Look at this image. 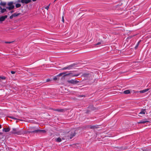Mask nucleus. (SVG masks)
<instances>
[{"mask_svg":"<svg viewBox=\"0 0 151 151\" xmlns=\"http://www.w3.org/2000/svg\"><path fill=\"white\" fill-rule=\"evenodd\" d=\"M11 133L17 135H21L26 134L27 132L26 131H23L22 129L19 130L17 128H13Z\"/></svg>","mask_w":151,"mask_h":151,"instance_id":"obj_1","label":"nucleus"},{"mask_svg":"<svg viewBox=\"0 0 151 151\" xmlns=\"http://www.w3.org/2000/svg\"><path fill=\"white\" fill-rule=\"evenodd\" d=\"M14 3L12 2H9L7 5L8 6V7H6V8L9 10H12L13 9L14 7V6L13 5Z\"/></svg>","mask_w":151,"mask_h":151,"instance_id":"obj_2","label":"nucleus"},{"mask_svg":"<svg viewBox=\"0 0 151 151\" xmlns=\"http://www.w3.org/2000/svg\"><path fill=\"white\" fill-rule=\"evenodd\" d=\"M69 134L70 135H68L67 137L68 139H71L73 137L75 136L76 134V132L75 131L69 132Z\"/></svg>","mask_w":151,"mask_h":151,"instance_id":"obj_3","label":"nucleus"},{"mask_svg":"<svg viewBox=\"0 0 151 151\" xmlns=\"http://www.w3.org/2000/svg\"><path fill=\"white\" fill-rule=\"evenodd\" d=\"M67 82L70 84H75L78 83L79 82L77 80L74 79H71L67 81Z\"/></svg>","mask_w":151,"mask_h":151,"instance_id":"obj_4","label":"nucleus"},{"mask_svg":"<svg viewBox=\"0 0 151 151\" xmlns=\"http://www.w3.org/2000/svg\"><path fill=\"white\" fill-rule=\"evenodd\" d=\"M81 73H78V74H72V73H68V74H65L63 76V77H65V76H69L70 74H71V76L72 77H75V76H78L80 74H81Z\"/></svg>","mask_w":151,"mask_h":151,"instance_id":"obj_5","label":"nucleus"},{"mask_svg":"<svg viewBox=\"0 0 151 151\" xmlns=\"http://www.w3.org/2000/svg\"><path fill=\"white\" fill-rule=\"evenodd\" d=\"M74 65L73 64H72L68 66L67 67L63 68L62 69V70H65L67 69L70 70L72 69Z\"/></svg>","mask_w":151,"mask_h":151,"instance_id":"obj_6","label":"nucleus"},{"mask_svg":"<svg viewBox=\"0 0 151 151\" xmlns=\"http://www.w3.org/2000/svg\"><path fill=\"white\" fill-rule=\"evenodd\" d=\"M91 76V74L89 73H86L83 74L82 76H83L84 77L88 78L90 77Z\"/></svg>","mask_w":151,"mask_h":151,"instance_id":"obj_7","label":"nucleus"},{"mask_svg":"<svg viewBox=\"0 0 151 151\" xmlns=\"http://www.w3.org/2000/svg\"><path fill=\"white\" fill-rule=\"evenodd\" d=\"M31 1V0H21V2L23 4H27Z\"/></svg>","mask_w":151,"mask_h":151,"instance_id":"obj_8","label":"nucleus"},{"mask_svg":"<svg viewBox=\"0 0 151 151\" xmlns=\"http://www.w3.org/2000/svg\"><path fill=\"white\" fill-rule=\"evenodd\" d=\"M7 17V15H5L4 16H2L1 17H0V21L3 22L5 20V19Z\"/></svg>","mask_w":151,"mask_h":151,"instance_id":"obj_9","label":"nucleus"},{"mask_svg":"<svg viewBox=\"0 0 151 151\" xmlns=\"http://www.w3.org/2000/svg\"><path fill=\"white\" fill-rule=\"evenodd\" d=\"M149 121H148L146 120V119H145L144 120H142L140 121V122H138V124H144L146 122H148Z\"/></svg>","mask_w":151,"mask_h":151,"instance_id":"obj_10","label":"nucleus"},{"mask_svg":"<svg viewBox=\"0 0 151 151\" xmlns=\"http://www.w3.org/2000/svg\"><path fill=\"white\" fill-rule=\"evenodd\" d=\"M28 132L29 133H39V129H35V130L32 131H29Z\"/></svg>","mask_w":151,"mask_h":151,"instance_id":"obj_11","label":"nucleus"},{"mask_svg":"<svg viewBox=\"0 0 151 151\" xmlns=\"http://www.w3.org/2000/svg\"><path fill=\"white\" fill-rule=\"evenodd\" d=\"M54 110L60 112H64L65 110L63 109H56Z\"/></svg>","mask_w":151,"mask_h":151,"instance_id":"obj_12","label":"nucleus"},{"mask_svg":"<svg viewBox=\"0 0 151 151\" xmlns=\"http://www.w3.org/2000/svg\"><path fill=\"white\" fill-rule=\"evenodd\" d=\"M146 111V109H142L141 110V112L139 113V114H145V112Z\"/></svg>","mask_w":151,"mask_h":151,"instance_id":"obj_13","label":"nucleus"},{"mask_svg":"<svg viewBox=\"0 0 151 151\" xmlns=\"http://www.w3.org/2000/svg\"><path fill=\"white\" fill-rule=\"evenodd\" d=\"M149 90V89L147 88V89H145V90H141V91H139V92L140 93H144L146 92L147 91H148Z\"/></svg>","mask_w":151,"mask_h":151,"instance_id":"obj_14","label":"nucleus"},{"mask_svg":"<svg viewBox=\"0 0 151 151\" xmlns=\"http://www.w3.org/2000/svg\"><path fill=\"white\" fill-rule=\"evenodd\" d=\"M3 130L5 132H8L10 130V128H5Z\"/></svg>","mask_w":151,"mask_h":151,"instance_id":"obj_15","label":"nucleus"},{"mask_svg":"<svg viewBox=\"0 0 151 151\" xmlns=\"http://www.w3.org/2000/svg\"><path fill=\"white\" fill-rule=\"evenodd\" d=\"M124 93L125 94H128L130 93V91L128 90H127L124 91Z\"/></svg>","mask_w":151,"mask_h":151,"instance_id":"obj_16","label":"nucleus"},{"mask_svg":"<svg viewBox=\"0 0 151 151\" xmlns=\"http://www.w3.org/2000/svg\"><path fill=\"white\" fill-rule=\"evenodd\" d=\"M20 14H21V13H15L13 14V15L14 17H15L18 16L20 15Z\"/></svg>","mask_w":151,"mask_h":151,"instance_id":"obj_17","label":"nucleus"},{"mask_svg":"<svg viewBox=\"0 0 151 151\" xmlns=\"http://www.w3.org/2000/svg\"><path fill=\"white\" fill-rule=\"evenodd\" d=\"M21 6V4H17L15 5V7L16 8H18L20 7Z\"/></svg>","mask_w":151,"mask_h":151,"instance_id":"obj_18","label":"nucleus"},{"mask_svg":"<svg viewBox=\"0 0 151 151\" xmlns=\"http://www.w3.org/2000/svg\"><path fill=\"white\" fill-rule=\"evenodd\" d=\"M39 133H45L46 131L45 130H39Z\"/></svg>","mask_w":151,"mask_h":151,"instance_id":"obj_19","label":"nucleus"},{"mask_svg":"<svg viewBox=\"0 0 151 151\" xmlns=\"http://www.w3.org/2000/svg\"><path fill=\"white\" fill-rule=\"evenodd\" d=\"M6 9H2L0 11L1 13H3L4 12H6Z\"/></svg>","mask_w":151,"mask_h":151,"instance_id":"obj_20","label":"nucleus"},{"mask_svg":"<svg viewBox=\"0 0 151 151\" xmlns=\"http://www.w3.org/2000/svg\"><path fill=\"white\" fill-rule=\"evenodd\" d=\"M56 141L58 142H60L61 141V139L60 138L58 137L56 139Z\"/></svg>","mask_w":151,"mask_h":151,"instance_id":"obj_21","label":"nucleus"},{"mask_svg":"<svg viewBox=\"0 0 151 151\" xmlns=\"http://www.w3.org/2000/svg\"><path fill=\"white\" fill-rule=\"evenodd\" d=\"M65 73V72L60 73L57 76H62L63 74H64Z\"/></svg>","mask_w":151,"mask_h":151,"instance_id":"obj_22","label":"nucleus"},{"mask_svg":"<svg viewBox=\"0 0 151 151\" xmlns=\"http://www.w3.org/2000/svg\"><path fill=\"white\" fill-rule=\"evenodd\" d=\"M90 128L91 129H95L97 128V127L95 126H90Z\"/></svg>","mask_w":151,"mask_h":151,"instance_id":"obj_23","label":"nucleus"},{"mask_svg":"<svg viewBox=\"0 0 151 151\" xmlns=\"http://www.w3.org/2000/svg\"><path fill=\"white\" fill-rule=\"evenodd\" d=\"M0 4L1 5L4 6L6 5V3L5 2H1Z\"/></svg>","mask_w":151,"mask_h":151,"instance_id":"obj_24","label":"nucleus"},{"mask_svg":"<svg viewBox=\"0 0 151 151\" xmlns=\"http://www.w3.org/2000/svg\"><path fill=\"white\" fill-rule=\"evenodd\" d=\"M50 4H49V5L48 6H47L45 8V9H47V10H48L49 8V6H50Z\"/></svg>","mask_w":151,"mask_h":151,"instance_id":"obj_25","label":"nucleus"},{"mask_svg":"<svg viewBox=\"0 0 151 151\" xmlns=\"http://www.w3.org/2000/svg\"><path fill=\"white\" fill-rule=\"evenodd\" d=\"M140 42H141V41L140 40V41H139L138 42V43H137V45H136V47H135V48H137V47H138V45H139V43Z\"/></svg>","mask_w":151,"mask_h":151,"instance_id":"obj_26","label":"nucleus"},{"mask_svg":"<svg viewBox=\"0 0 151 151\" xmlns=\"http://www.w3.org/2000/svg\"><path fill=\"white\" fill-rule=\"evenodd\" d=\"M9 117L12 119H15V120L17 119L15 118L13 116H10Z\"/></svg>","mask_w":151,"mask_h":151,"instance_id":"obj_27","label":"nucleus"},{"mask_svg":"<svg viewBox=\"0 0 151 151\" xmlns=\"http://www.w3.org/2000/svg\"><path fill=\"white\" fill-rule=\"evenodd\" d=\"M30 129L31 130H35V127H31L30 128Z\"/></svg>","mask_w":151,"mask_h":151,"instance_id":"obj_28","label":"nucleus"},{"mask_svg":"<svg viewBox=\"0 0 151 151\" xmlns=\"http://www.w3.org/2000/svg\"><path fill=\"white\" fill-rule=\"evenodd\" d=\"M13 42H5L6 43L9 44Z\"/></svg>","mask_w":151,"mask_h":151,"instance_id":"obj_29","label":"nucleus"},{"mask_svg":"<svg viewBox=\"0 0 151 151\" xmlns=\"http://www.w3.org/2000/svg\"><path fill=\"white\" fill-rule=\"evenodd\" d=\"M1 79H5V78L4 77H1L0 76V80H1Z\"/></svg>","mask_w":151,"mask_h":151,"instance_id":"obj_30","label":"nucleus"},{"mask_svg":"<svg viewBox=\"0 0 151 151\" xmlns=\"http://www.w3.org/2000/svg\"><path fill=\"white\" fill-rule=\"evenodd\" d=\"M13 17H14V16H13V14H12L11 16L10 17V19H12L13 18Z\"/></svg>","mask_w":151,"mask_h":151,"instance_id":"obj_31","label":"nucleus"},{"mask_svg":"<svg viewBox=\"0 0 151 151\" xmlns=\"http://www.w3.org/2000/svg\"><path fill=\"white\" fill-rule=\"evenodd\" d=\"M62 22H63V23H64V16H63L62 17Z\"/></svg>","mask_w":151,"mask_h":151,"instance_id":"obj_32","label":"nucleus"},{"mask_svg":"<svg viewBox=\"0 0 151 151\" xmlns=\"http://www.w3.org/2000/svg\"><path fill=\"white\" fill-rule=\"evenodd\" d=\"M11 73L12 74H14V73H15V72L13 71H11Z\"/></svg>","mask_w":151,"mask_h":151,"instance_id":"obj_33","label":"nucleus"},{"mask_svg":"<svg viewBox=\"0 0 151 151\" xmlns=\"http://www.w3.org/2000/svg\"><path fill=\"white\" fill-rule=\"evenodd\" d=\"M100 44H101V42H99L97 43V44H95V45H100Z\"/></svg>","mask_w":151,"mask_h":151,"instance_id":"obj_34","label":"nucleus"},{"mask_svg":"<svg viewBox=\"0 0 151 151\" xmlns=\"http://www.w3.org/2000/svg\"><path fill=\"white\" fill-rule=\"evenodd\" d=\"M57 79H58V78L56 77H55L53 78V80H54V81H56V80H57Z\"/></svg>","mask_w":151,"mask_h":151,"instance_id":"obj_35","label":"nucleus"},{"mask_svg":"<svg viewBox=\"0 0 151 151\" xmlns=\"http://www.w3.org/2000/svg\"><path fill=\"white\" fill-rule=\"evenodd\" d=\"M83 95H79V96H78L79 97H83Z\"/></svg>","mask_w":151,"mask_h":151,"instance_id":"obj_36","label":"nucleus"},{"mask_svg":"<svg viewBox=\"0 0 151 151\" xmlns=\"http://www.w3.org/2000/svg\"><path fill=\"white\" fill-rule=\"evenodd\" d=\"M21 0H18L17 1V2H21Z\"/></svg>","mask_w":151,"mask_h":151,"instance_id":"obj_37","label":"nucleus"},{"mask_svg":"<svg viewBox=\"0 0 151 151\" xmlns=\"http://www.w3.org/2000/svg\"><path fill=\"white\" fill-rule=\"evenodd\" d=\"M14 12V11H13V10H12V11H11V13H12Z\"/></svg>","mask_w":151,"mask_h":151,"instance_id":"obj_38","label":"nucleus"},{"mask_svg":"<svg viewBox=\"0 0 151 151\" xmlns=\"http://www.w3.org/2000/svg\"><path fill=\"white\" fill-rule=\"evenodd\" d=\"M2 8L0 6V11L1 10Z\"/></svg>","mask_w":151,"mask_h":151,"instance_id":"obj_39","label":"nucleus"},{"mask_svg":"<svg viewBox=\"0 0 151 151\" xmlns=\"http://www.w3.org/2000/svg\"><path fill=\"white\" fill-rule=\"evenodd\" d=\"M1 128V124H0V129Z\"/></svg>","mask_w":151,"mask_h":151,"instance_id":"obj_40","label":"nucleus"},{"mask_svg":"<svg viewBox=\"0 0 151 151\" xmlns=\"http://www.w3.org/2000/svg\"><path fill=\"white\" fill-rule=\"evenodd\" d=\"M33 1H36L37 0H32Z\"/></svg>","mask_w":151,"mask_h":151,"instance_id":"obj_41","label":"nucleus"},{"mask_svg":"<svg viewBox=\"0 0 151 151\" xmlns=\"http://www.w3.org/2000/svg\"><path fill=\"white\" fill-rule=\"evenodd\" d=\"M18 121V120H17V121H16V123Z\"/></svg>","mask_w":151,"mask_h":151,"instance_id":"obj_42","label":"nucleus"},{"mask_svg":"<svg viewBox=\"0 0 151 151\" xmlns=\"http://www.w3.org/2000/svg\"><path fill=\"white\" fill-rule=\"evenodd\" d=\"M139 116H141V117H142V116H141V115H139Z\"/></svg>","mask_w":151,"mask_h":151,"instance_id":"obj_43","label":"nucleus"},{"mask_svg":"<svg viewBox=\"0 0 151 151\" xmlns=\"http://www.w3.org/2000/svg\"><path fill=\"white\" fill-rule=\"evenodd\" d=\"M49 81V80H47V82H48V81Z\"/></svg>","mask_w":151,"mask_h":151,"instance_id":"obj_44","label":"nucleus"},{"mask_svg":"<svg viewBox=\"0 0 151 151\" xmlns=\"http://www.w3.org/2000/svg\"><path fill=\"white\" fill-rule=\"evenodd\" d=\"M56 0H55L54 1V2H55Z\"/></svg>","mask_w":151,"mask_h":151,"instance_id":"obj_45","label":"nucleus"},{"mask_svg":"<svg viewBox=\"0 0 151 151\" xmlns=\"http://www.w3.org/2000/svg\"><path fill=\"white\" fill-rule=\"evenodd\" d=\"M1 134V133L0 132V134Z\"/></svg>","mask_w":151,"mask_h":151,"instance_id":"obj_46","label":"nucleus"}]
</instances>
